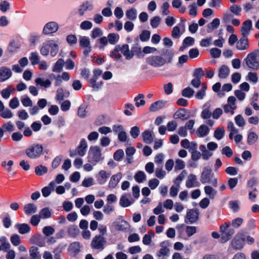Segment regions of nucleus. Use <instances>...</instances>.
<instances>
[{"label": "nucleus", "mask_w": 259, "mask_h": 259, "mask_svg": "<svg viewBox=\"0 0 259 259\" xmlns=\"http://www.w3.org/2000/svg\"><path fill=\"white\" fill-rule=\"evenodd\" d=\"M70 78L69 74L67 72H64L61 75H56L53 73H49L48 78L44 79L41 77H37L35 79L36 85H39L44 88H50L52 85V80H55L54 85L55 87L59 86L62 83V80L68 81Z\"/></svg>", "instance_id": "obj_1"}, {"label": "nucleus", "mask_w": 259, "mask_h": 259, "mask_svg": "<svg viewBox=\"0 0 259 259\" xmlns=\"http://www.w3.org/2000/svg\"><path fill=\"white\" fill-rule=\"evenodd\" d=\"M162 52L165 58L158 55L150 56L146 58V63L155 68L161 67L166 63H170L174 55L173 51L164 49L162 50Z\"/></svg>", "instance_id": "obj_2"}, {"label": "nucleus", "mask_w": 259, "mask_h": 259, "mask_svg": "<svg viewBox=\"0 0 259 259\" xmlns=\"http://www.w3.org/2000/svg\"><path fill=\"white\" fill-rule=\"evenodd\" d=\"M88 162L93 163L94 165L102 163L105 159L102 149L97 145L91 146L87 157Z\"/></svg>", "instance_id": "obj_3"}, {"label": "nucleus", "mask_w": 259, "mask_h": 259, "mask_svg": "<svg viewBox=\"0 0 259 259\" xmlns=\"http://www.w3.org/2000/svg\"><path fill=\"white\" fill-rule=\"evenodd\" d=\"M246 66L250 69H259V50H256L249 53L244 59Z\"/></svg>", "instance_id": "obj_4"}, {"label": "nucleus", "mask_w": 259, "mask_h": 259, "mask_svg": "<svg viewBox=\"0 0 259 259\" xmlns=\"http://www.w3.org/2000/svg\"><path fill=\"white\" fill-rule=\"evenodd\" d=\"M200 181L202 184H211L214 187H217L218 185L217 179L214 177V174L212 172L211 168L209 167H204L203 168L200 177Z\"/></svg>", "instance_id": "obj_5"}, {"label": "nucleus", "mask_w": 259, "mask_h": 259, "mask_svg": "<svg viewBox=\"0 0 259 259\" xmlns=\"http://www.w3.org/2000/svg\"><path fill=\"white\" fill-rule=\"evenodd\" d=\"M107 244L106 238L101 235H95L91 242L90 246L93 250L103 251Z\"/></svg>", "instance_id": "obj_6"}, {"label": "nucleus", "mask_w": 259, "mask_h": 259, "mask_svg": "<svg viewBox=\"0 0 259 259\" xmlns=\"http://www.w3.org/2000/svg\"><path fill=\"white\" fill-rule=\"evenodd\" d=\"M43 149L41 144H33L26 149L25 153L29 158L35 159L38 158L42 154Z\"/></svg>", "instance_id": "obj_7"}, {"label": "nucleus", "mask_w": 259, "mask_h": 259, "mask_svg": "<svg viewBox=\"0 0 259 259\" xmlns=\"http://www.w3.org/2000/svg\"><path fill=\"white\" fill-rule=\"evenodd\" d=\"M245 241V234L243 232H239L232 241V247L236 250H241L244 246Z\"/></svg>", "instance_id": "obj_8"}, {"label": "nucleus", "mask_w": 259, "mask_h": 259, "mask_svg": "<svg viewBox=\"0 0 259 259\" xmlns=\"http://www.w3.org/2000/svg\"><path fill=\"white\" fill-rule=\"evenodd\" d=\"M221 232V241L226 242L228 241L231 237L234 234V229L229 228V225L225 224L220 227Z\"/></svg>", "instance_id": "obj_9"}, {"label": "nucleus", "mask_w": 259, "mask_h": 259, "mask_svg": "<svg viewBox=\"0 0 259 259\" xmlns=\"http://www.w3.org/2000/svg\"><path fill=\"white\" fill-rule=\"evenodd\" d=\"M59 26L57 22L50 21L45 24L42 30V33L45 35H51L55 33L59 30Z\"/></svg>", "instance_id": "obj_10"}, {"label": "nucleus", "mask_w": 259, "mask_h": 259, "mask_svg": "<svg viewBox=\"0 0 259 259\" xmlns=\"http://www.w3.org/2000/svg\"><path fill=\"white\" fill-rule=\"evenodd\" d=\"M79 46L83 50V53L84 56H88L91 51V46L90 39L85 36H80L79 37Z\"/></svg>", "instance_id": "obj_11"}, {"label": "nucleus", "mask_w": 259, "mask_h": 259, "mask_svg": "<svg viewBox=\"0 0 259 259\" xmlns=\"http://www.w3.org/2000/svg\"><path fill=\"white\" fill-rule=\"evenodd\" d=\"M110 175L111 172L109 171L101 169L96 175L95 177L99 184L104 185L106 183Z\"/></svg>", "instance_id": "obj_12"}, {"label": "nucleus", "mask_w": 259, "mask_h": 259, "mask_svg": "<svg viewBox=\"0 0 259 259\" xmlns=\"http://www.w3.org/2000/svg\"><path fill=\"white\" fill-rule=\"evenodd\" d=\"M199 212L196 209H191L187 210L185 222L186 223L193 224L198 219Z\"/></svg>", "instance_id": "obj_13"}, {"label": "nucleus", "mask_w": 259, "mask_h": 259, "mask_svg": "<svg viewBox=\"0 0 259 259\" xmlns=\"http://www.w3.org/2000/svg\"><path fill=\"white\" fill-rule=\"evenodd\" d=\"M160 249L156 252V256L159 258L168 256L169 249L168 248V242L162 241L160 244Z\"/></svg>", "instance_id": "obj_14"}, {"label": "nucleus", "mask_w": 259, "mask_h": 259, "mask_svg": "<svg viewBox=\"0 0 259 259\" xmlns=\"http://www.w3.org/2000/svg\"><path fill=\"white\" fill-rule=\"evenodd\" d=\"M122 178V174L120 172L112 175L108 182V188L110 189L115 188L117 186Z\"/></svg>", "instance_id": "obj_15"}, {"label": "nucleus", "mask_w": 259, "mask_h": 259, "mask_svg": "<svg viewBox=\"0 0 259 259\" xmlns=\"http://www.w3.org/2000/svg\"><path fill=\"white\" fill-rule=\"evenodd\" d=\"M134 202V200L131 197L130 194H125L121 196L119 204L123 207H126L132 205Z\"/></svg>", "instance_id": "obj_16"}, {"label": "nucleus", "mask_w": 259, "mask_h": 259, "mask_svg": "<svg viewBox=\"0 0 259 259\" xmlns=\"http://www.w3.org/2000/svg\"><path fill=\"white\" fill-rule=\"evenodd\" d=\"M94 9V5L92 2L86 1L83 3L80 6L78 13L79 16H83L87 11H91Z\"/></svg>", "instance_id": "obj_17"}, {"label": "nucleus", "mask_w": 259, "mask_h": 259, "mask_svg": "<svg viewBox=\"0 0 259 259\" xmlns=\"http://www.w3.org/2000/svg\"><path fill=\"white\" fill-rule=\"evenodd\" d=\"M88 148L87 142L85 139H81L79 145L76 148L77 155L83 156L85 155Z\"/></svg>", "instance_id": "obj_18"}, {"label": "nucleus", "mask_w": 259, "mask_h": 259, "mask_svg": "<svg viewBox=\"0 0 259 259\" xmlns=\"http://www.w3.org/2000/svg\"><path fill=\"white\" fill-rule=\"evenodd\" d=\"M199 183L197 181L196 176L191 174L188 177L186 182V186L188 188H191L199 186Z\"/></svg>", "instance_id": "obj_19"}, {"label": "nucleus", "mask_w": 259, "mask_h": 259, "mask_svg": "<svg viewBox=\"0 0 259 259\" xmlns=\"http://www.w3.org/2000/svg\"><path fill=\"white\" fill-rule=\"evenodd\" d=\"M249 47L248 41L247 36H243L237 41L236 44V48L239 50H245L248 49Z\"/></svg>", "instance_id": "obj_20"}, {"label": "nucleus", "mask_w": 259, "mask_h": 259, "mask_svg": "<svg viewBox=\"0 0 259 259\" xmlns=\"http://www.w3.org/2000/svg\"><path fill=\"white\" fill-rule=\"evenodd\" d=\"M252 27V22L250 20L244 21L242 25L241 32L243 36H247Z\"/></svg>", "instance_id": "obj_21"}, {"label": "nucleus", "mask_w": 259, "mask_h": 259, "mask_svg": "<svg viewBox=\"0 0 259 259\" xmlns=\"http://www.w3.org/2000/svg\"><path fill=\"white\" fill-rule=\"evenodd\" d=\"M12 75L11 70L6 67L0 68V81H4L9 78Z\"/></svg>", "instance_id": "obj_22"}, {"label": "nucleus", "mask_w": 259, "mask_h": 259, "mask_svg": "<svg viewBox=\"0 0 259 259\" xmlns=\"http://www.w3.org/2000/svg\"><path fill=\"white\" fill-rule=\"evenodd\" d=\"M167 102L164 101H158L152 104L150 107L149 110L151 112H155L163 108Z\"/></svg>", "instance_id": "obj_23"}, {"label": "nucleus", "mask_w": 259, "mask_h": 259, "mask_svg": "<svg viewBox=\"0 0 259 259\" xmlns=\"http://www.w3.org/2000/svg\"><path fill=\"white\" fill-rule=\"evenodd\" d=\"M120 51L127 60L131 59L134 56V54L130 51L129 46L127 44H124L122 46H120Z\"/></svg>", "instance_id": "obj_24"}, {"label": "nucleus", "mask_w": 259, "mask_h": 259, "mask_svg": "<svg viewBox=\"0 0 259 259\" xmlns=\"http://www.w3.org/2000/svg\"><path fill=\"white\" fill-rule=\"evenodd\" d=\"M15 228L18 230V232L21 234H25L29 233L30 231V226L25 223L23 224H16L15 225Z\"/></svg>", "instance_id": "obj_25"}, {"label": "nucleus", "mask_w": 259, "mask_h": 259, "mask_svg": "<svg viewBox=\"0 0 259 259\" xmlns=\"http://www.w3.org/2000/svg\"><path fill=\"white\" fill-rule=\"evenodd\" d=\"M209 128L205 124L201 125L196 131V135L200 138L206 136L209 133Z\"/></svg>", "instance_id": "obj_26"}, {"label": "nucleus", "mask_w": 259, "mask_h": 259, "mask_svg": "<svg viewBox=\"0 0 259 259\" xmlns=\"http://www.w3.org/2000/svg\"><path fill=\"white\" fill-rule=\"evenodd\" d=\"M80 243L76 241L70 244L69 250L73 256H75L80 252Z\"/></svg>", "instance_id": "obj_27"}, {"label": "nucleus", "mask_w": 259, "mask_h": 259, "mask_svg": "<svg viewBox=\"0 0 259 259\" xmlns=\"http://www.w3.org/2000/svg\"><path fill=\"white\" fill-rule=\"evenodd\" d=\"M88 105L87 103H83L79 107L77 110V115L81 118H84L88 116V111L87 110Z\"/></svg>", "instance_id": "obj_28"}, {"label": "nucleus", "mask_w": 259, "mask_h": 259, "mask_svg": "<svg viewBox=\"0 0 259 259\" xmlns=\"http://www.w3.org/2000/svg\"><path fill=\"white\" fill-rule=\"evenodd\" d=\"M59 51V46L57 42L53 40L50 39V51L52 57H55L58 54Z\"/></svg>", "instance_id": "obj_29"}, {"label": "nucleus", "mask_w": 259, "mask_h": 259, "mask_svg": "<svg viewBox=\"0 0 259 259\" xmlns=\"http://www.w3.org/2000/svg\"><path fill=\"white\" fill-rule=\"evenodd\" d=\"M137 10L135 8L129 9L125 12V16L130 21H135L137 18Z\"/></svg>", "instance_id": "obj_30"}, {"label": "nucleus", "mask_w": 259, "mask_h": 259, "mask_svg": "<svg viewBox=\"0 0 259 259\" xmlns=\"http://www.w3.org/2000/svg\"><path fill=\"white\" fill-rule=\"evenodd\" d=\"M230 74V69L225 65H222L219 69L218 76L220 78H226Z\"/></svg>", "instance_id": "obj_31"}, {"label": "nucleus", "mask_w": 259, "mask_h": 259, "mask_svg": "<svg viewBox=\"0 0 259 259\" xmlns=\"http://www.w3.org/2000/svg\"><path fill=\"white\" fill-rule=\"evenodd\" d=\"M210 105L205 104L203 106V110L201 114V117L204 119H207L210 118L212 113L210 111Z\"/></svg>", "instance_id": "obj_32"}, {"label": "nucleus", "mask_w": 259, "mask_h": 259, "mask_svg": "<svg viewBox=\"0 0 259 259\" xmlns=\"http://www.w3.org/2000/svg\"><path fill=\"white\" fill-rule=\"evenodd\" d=\"M120 46H115V48L110 52V56L115 61L121 59L122 56L120 53Z\"/></svg>", "instance_id": "obj_33"}, {"label": "nucleus", "mask_w": 259, "mask_h": 259, "mask_svg": "<svg viewBox=\"0 0 259 259\" xmlns=\"http://www.w3.org/2000/svg\"><path fill=\"white\" fill-rule=\"evenodd\" d=\"M39 51L41 55L44 56H47L49 54V53H50V40H46L42 44Z\"/></svg>", "instance_id": "obj_34"}, {"label": "nucleus", "mask_w": 259, "mask_h": 259, "mask_svg": "<svg viewBox=\"0 0 259 259\" xmlns=\"http://www.w3.org/2000/svg\"><path fill=\"white\" fill-rule=\"evenodd\" d=\"M227 129L230 132L229 137L231 140L233 139L234 135L238 134L239 132V130L235 127L234 123L232 121H230L228 123Z\"/></svg>", "instance_id": "obj_35"}, {"label": "nucleus", "mask_w": 259, "mask_h": 259, "mask_svg": "<svg viewBox=\"0 0 259 259\" xmlns=\"http://www.w3.org/2000/svg\"><path fill=\"white\" fill-rule=\"evenodd\" d=\"M115 228L120 231H127L130 228L129 224L125 221L122 220L116 224Z\"/></svg>", "instance_id": "obj_36"}, {"label": "nucleus", "mask_w": 259, "mask_h": 259, "mask_svg": "<svg viewBox=\"0 0 259 259\" xmlns=\"http://www.w3.org/2000/svg\"><path fill=\"white\" fill-rule=\"evenodd\" d=\"M24 211L27 215H31L36 212L37 207L34 204L29 203L24 206Z\"/></svg>", "instance_id": "obj_37"}, {"label": "nucleus", "mask_w": 259, "mask_h": 259, "mask_svg": "<svg viewBox=\"0 0 259 259\" xmlns=\"http://www.w3.org/2000/svg\"><path fill=\"white\" fill-rule=\"evenodd\" d=\"M64 65V61L63 59H59L55 63L52 67V71L53 72H60Z\"/></svg>", "instance_id": "obj_38"}, {"label": "nucleus", "mask_w": 259, "mask_h": 259, "mask_svg": "<svg viewBox=\"0 0 259 259\" xmlns=\"http://www.w3.org/2000/svg\"><path fill=\"white\" fill-rule=\"evenodd\" d=\"M204 190L205 194L211 199L214 198L217 195V192L215 190L212 188L210 186H206L204 188Z\"/></svg>", "instance_id": "obj_39"}, {"label": "nucleus", "mask_w": 259, "mask_h": 259, "mask_svg": "<svg viewBox=\"0 0 259 259\" xmlns=\"http://www.w3.org/2000/svg\"><path fill=\"white\" fill-rule=\"evenodd\" d=\"M174 118L175 119L180 118L182 120H186L188 118L186 115V110L184 108H180L177 111L174 115Z\"/></svg>", "instance_id": "obj_40"}, {"label": "nucleus", "mask_w": 259, "mask_h": 259, "mask_svg": "<svg viewBox=\"0 0 259 259\" xmlns=\"http://www.w3.org/2000/svg\"><path fill=\"white\" fill-rule=\"evenodd\" d=\"M195 39L192 37L188 36L186 37L183 42V46L180 48V50L183 51L185 48L193 46L194 44Z\"/></svg>", "instance_id": "obj_41"}, {"label": "nucleus", "mask_w": 259, "mask_h": 259, "mask_svg": "<svg viewBox=\"0 0 259 259\" xmlns=\"http://www.w3.org/2000/svg\"><path fill=\"white\" fill-rule=\"evenodd\" d=\"M41 35L40 34L34 32L30 34L29 41L31 45L35 46L37 43L39 41Z\"/></svg>", "instance_id": "obj_42"}, {"label": "nucleus", "mask_w": 259, "mask_h": 259, "mask_svg": "<svg viewBox=\"0 0 259 259\" xmlns=\"http://www.w3.org/2000/svg\"><path fill=\"white\" fill-rule=\"evenodd\" d=\"M236 99L235 97L233 96H230L228 97L227 100V104L229 106L230 108L231 109V114L233 115L234 114V110L237 108V106L236 105Z\"/></svg>", "instance_id": "obj_43"}, {"label": "nucleus", "mask_w": 259, "mask_h": 259, "mask_svg": "<svg viewBox=\"0 0 259 259\" xmlns=\"http://www.w3.org/2000/svg\"><path fill=\"white\" fill-rule=\"evenodd\" d=\"M225 131L223 127H217L213 134L214 137L218 140H221L222 139L225 135Z\"/></svg>", "instance_id": "obj_44"}, {"label": "nucleus", "mask_w": 259, "mask_h": 259, "mask_svg": "<svg viewBox=\"0 0 259 259\" xmlns=\"http://www.w3.org/2000/svg\"><path fill=\"white\" fill-rule=\"evenodd\" d=\"M207 89L206 84L204 82L201 84V89L196 94L195 97L198 100H202L205 96V92Z\"/></svg>", "instance_id": "obj_45"}, {"label": "nucleus", "mask_w": 259, "mask_h": 259, "mask_svg": "<svg viewBox=\"0 0 259 259\" xmlns=\"http://www.w3.org/2000/svg\"><path fill=\"white\" fill-rule=\"evenodd\" d=\"M29 60L32 65L38 64L40 61V56L36 52H31L29 57Z\"/></svg>", "instance_id": "obj_46"}, {"label": "nucleus", "mask_w": 259, "mask_h": 259, "mask_svg": "<svg viewBox=\"0 0 259 259\" xmlns=\"http://www.w3.org/2000/svg\"><path fill=\"white\" fill-rule=\"evenodd\" d=\"M143 141L146 144H150L153 142L152 134L149 131H145L142 134Z\"/></svg>", "instance_id": "obj_47"}, {"label": "nucleus", "mask_w": 259, "mask_h": 259, "mask_svg": "<svg viewBox=\"0 0 259 259\" xmlns=\"http://www.w3.org/2000/svg\"><path fill=\"white\" fill-rule=\"evenodd\" d=\"M134 101L135 102V105L137 107L144 106L145 104L144 95L142 94H139L138 96L134 98Z\"/></svg>", "instance_id": "obj_48"}, {"label": "nucleus", "mask_w": 259, "mask_h": 259, "mask_svg": "<svg viewBox=\"0 0 259 259\" xmlns=\"http://www.w3.org/2000/svg\"><path fill=\"white\" fill-rule=\"evenodd\" d=\"M136 181L139 183L143 182L146 179V175L143 171H138L135 175Z\"/></svg>", "instance_id": "obj_49"}, {"label": "nucleus", "mask_w": 259, "mask_h": 259, "mask_svg": "<svg viewBox=\"0 0 259 259\" xmlns=\"http://www.w3.org/2000/svg\"><path fill=\"white\" fill-rule=\"evenodd\" d=\"M246 80L250 82L255 84L258 81V76L255 72H250L246 76Z\"/></svg>", "instance_id": "obj_50"}, {"label": "nucleus", "mask_w": 259, "mask_h": 259, "mask_svg": "<svg viewBox=\"0 0 259 259\" xmlns=\"http://www.w3.org/2000/svg\"><path fill=\"white\" fill-rule=\"evenodd\" d=\"M258 136L254 132H250L247 137V143L249 145L254 144L257 140Z\"/></svg>", "instance_id": "obj_51"}, {"label": "nucleus", "mask_w": 259, "mask_h": 259, "mask_svg": "<svg viewBox=\"0 0 259 259\" xmlns=\"http://www.w3.org/2000/svg\"><path fill=\"white\" fill-rule=\"evenodd\" d=\"M107 38L110 44L114 45L118 41L119 36L118 34L111 33L108 35Z\"/></svg>", "instance_id": "obj_52"}, {"label": "nucleus", "mask_w": 259, "mask_h": 259, "mask_svg": "<svg viewBox=\"0 0 259 259\" xmlns=\"http://www.w3.org/2000/svg\"><path fill=\"white\" fill-rule=\"evenodd\" d=\"M48 171L47 167L42 165H39L35 168V174L39 176H41L46 174Z\"/></svg>", "instance_id": "obj_53"}, {"label": "nucleus", "mask_w": 259, "mask_h": 259, "mask_svg": "<svg viewBox=\"0 0 259 259\" xmlns=\"http://www.w3.org/2000/svg\"><path fill=\"white\" fill-rule=\"evenodd\" d=\"M220 23V21L219 19L214 18L211 23L207 25L209 31H211L217 29L219 27Z\"/></svg>", "instance_id": "obj_54"}, {"label": "nucleus", "mask_w": 259, "mask_h": 259, "mask_svg": "<svg viewBox=\"0 0 259 259\" xmlns=\"http://www.w3.org/2000/svg\"><path fill=\"white\" fill-rule=\"evenodd\" d=\"M29 254L31 259H37L39 257L38 248L36 246H33L29 249Z\"/></svg>", "instance_id": "obj_55"}, {"label": "nucleus", "mask_w": 259, "mask_h": 259, "mask_svg": "<svg viewBox=\"0 0 259 259\" xmlns=\"http://www.w3.org/2000/svg\"><path fill=\"white\" fill-rule=\"evenodd\" d=\"M68 234L72 237H76L79 234V230L76 226H70L68 228Z\"/></svg>", "instance_id": "obj_56"}, {"label": "nucleus", "mask_w": 259, "mask_h": 259, "mask_svg": "<svg viewBox=\"0 0 259 259\" xmlns=\"http://www.w3.org/2000/svg\"><path fill=\"white\" fill-rule=\"evenodd\" d=\"M234 120L236 125L239 127H243L245 124V121L241 115L235 116Z\"/></svg>", "instance_id": "obj_57"}, {"label": "nucleus", "mask_w": 259, "mask_h": 259, "mask_svg": "<svg viewBox=\"0 0 259 259\" xmlns=\"http://www.w3.org/2000/svg\"><path fill=\"white\" fill-rule=\"evenodd\" d=\"M93 27V23L89 20L82 21L80 24L79 27L81 30H87L91 29Z\"/></svg>", "instance_id": "obj_58"}, {"label": "nucleus", "mask_w": 259, "mask_h": 259, "mask_svg": "<svg viewBox=\"0 0 259 259\" xmlns=\"http://www.w3.org/2000/svg\"><path fill=\"white\" fill-rule=\"evenodd\" d=\"M21 101L24 107H31L32 106V101L27 96L22 97Z\"/></svg>", "instance_id": "obj_59"}, {"label": "nucleus", "mask_w": 259, "mask_h": 259, "mask_svg": "<svg viewBox=\"0 0 259 259\" xmlns=\"http://www.w3.org/2000/svg\"><path fill=\"white\" fill-rule=\"evenodd\" d=\"M0 116L4 118H11L13 116V114L9 109L4 108L0 112Z\"/></svg>", "instance_id": "obj_60"}, {"label": "nucleus", "mask_w": 259, "mask_h": 259, "mask_svg": "<svg viewBox=\"0 0 259 259\" xmlns=\"http://www.w3.org/2000/svg\"><path fill=\"white\" fill-rule=\"evenodd\" d=\"M39 215L42 219H47L51 217V213L48 208H44L40 211Z\"/></svg>", "instance_id": "obj_61"}, {"label": "nucleus", "mask_w": 259, "mask_h": 259, "mask_svg": "<svg viewBox=\"0 0 259 259\" xmlns=\"http://www.w3.org/2000/svg\"><path fill=\"white\" fill-rule=\"evenodd\" d=\"M194 93V91L193 89L190 88H186L184 89L182 92V95L183 96L190 98L192 96Z\"/></svg>", "instance_id": "obj_62"}, {"label": "nucleus", "mask_w": 259, "mask_h": 259, "mask_svg": "<svg viewBox=\"0 0 259 259\" xmlns=\"http://www.w3.org/2000/svg\"><path fill=\"white\" fill-rule=\"evenodd\" d=\"M153 213L156 215L160 214L164 212V208L162 202H159L157 206L154 208Z\"/></svg>", "instance_id": "obj_63"}, {"label": "nucleus", "mask_w": 259, "mask_h": 259, "mask_svg": "<svg viewBox=\"0 0 259 259\" xmlns=\"http://www.w3.org/2000/svg\"><path fill=\"white\" fill-rule=\"evenodd\" d=\"M10 241L13 245L18 246L21 242L20 237L17 234H14L11 237Z\"/></svg>", "instance_id": "obj_64"}]
</instances>
